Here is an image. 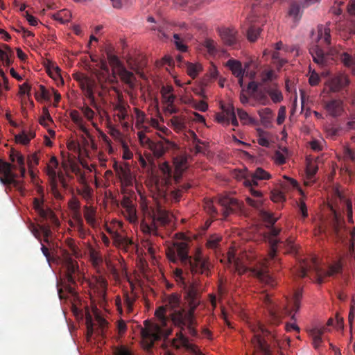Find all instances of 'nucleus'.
<instances>
[{"label":"nucleus","instance_id":"nucleus-19","mask_svg":"<svg viewBox=\"0 0 355 355\" xmlns=\"http://www.w3.org/2000/svg\"><path fill=\"white\" fill-rule=\"evenodd\" d=\"M174 275H175V277L176 281L178 282H179V284H181V286H182V288L184 290V292H185V299H186L187 301V291L190 288V287H191V286L193 287V288L196 291V298L197 299H200V291H199V288H198V284H197L196 281H194L193 282L187 283L184 281V277L182 276V269L177 268L175 270V271Z\"/></svg>","mask_w":355,"mask_h":355},{"label":"nucleus","instance_id":"nucleus-16","mask_svg":"<svg viewBox=\"0 0 355 355\" xmlns=\"http://www.w3.org/2000/svg\"><path fill=\"white\" fill-rule=\"evenodd\" d=\"M324 108L330 116H340L344 112L343 101L340 99H331L325 103Z\"/></svg>","mask_w":355,"mask_h":355},{"label":"nucleus","instance_id":"nucleus-57","mask_svg":"<svg viewBox=\"0 0 355 355\" xmlns=\"http://www.w3.org/2000/svg\"><path fill=\"white\" fill-rule=\"evenodd\" d=\"M82 81L79 83L82 90L89 89L94 87V82L88 76H85L81 79Z\"/></svg>","mask_w":355,"mask_h":355},{"label":"nucleus","instance_id":"nucleus-50","mask_svg":"<svg viewBox=\"0 0 355 355\" xmlns=\"http://www.w3.org/2000/svg\"><path fill=\"white\" fill-rule=\"evenodd\" d=\"M123 214L125 217L131 223H135L137 220V217L136 214V209L134 207L128 208L123 211Z\"/></svg>","mask_w":355,"mask_h":355},{"label":"nucleus","instance_id":"nucleus-9","mask_svg":"<svg viewBox=\"0 0 355 355\" xmlns=\"http://www.w3.org/2000/svg\"><path fill=\"white\" fill-rule=\"evenodd\" d=\"M157 158L162 157L169 148H175L176 144L167 139L163 138L158 141H152L147 146Z\"/></svg>","mask_w":355,"mask_h":355},{"label":"nucleus","instance_id":"nucleus-62","mask_svg":"<svg viewBox=\"0 0 355 355\" xmlns=\"http://www.w3.org/2000/svg\"><path fill=\"white\" fill-rule=\"evenodd\" d=\"M275 78V74L272 71H268L261 74V84L263 85L268 81Z\"/></svg>","mask_w":355,"mask_h":355},{"label":"nucleus","instance_id":"nucleus-35","mask_svg":"<svg viewBox=\"0 0 355 355\" xmlns=\"http://www.w3.org/2000/svg\"><path fill=\"white\" fill-rule=\"evenodd\" d=\"M107 57L110 64L112 67L113 76L115 78V74L117 70H119L121 67H123L124 65L116 55L112 54L110 52L107 53Z\"/></svg>","mask_w":355,"mask_h":355},{"label":"nucleus","instance_id":"nucleus-36","mask_svg":"<svg viewBox=\"0 0 355 355\" xmlns=\"http://www.w3.org/2000/svg\"><path fill=\"white\" fill-rule=\"evenodd\" d=\"M266 92L270 96L273 103H279L283 100V96L280 90H279L276 85L273 87H265Z\"/></svg>","mask_w":355,"mask_h":355},{"label":"nucleus","instance_id":"nucleus-29","mask_svg":"<svg viewBox=\"0 0 355 355\" xmlns=\"http://www.w3.org/2000/svg\"><path fill=\"white\" fill-rule=\"evenodd\" d=\"M33 207L35 210L42 217V218H53V214L51 210L49 208H44L43 202L37 198L34 199Z\"/></svg>","mask_w":355,"mask_h":355},{"label":"nucleus","instance_id":"nucleus-31","mask_svg":"<svg viewBox=\"0 0 355 355\" xmlns=\"http://www.w3.org/2000/svg\"><path fill=\"white\" fill-rule=\"evenodd\" d=\"M227 66L236 76H243L245 70L242 68L241 62L236 60H229L227 62Z\"/></svg>","mask_w":355,"mask_h":355},{"label":"nucleus","instance_id":"nucleus-27","mask_svg":"<svg viewBox=\"0 0 355 355\" xmlns=\"http://www.w3.org/2000/svg\"><path fill=\"white\" fill-rule=\"evenodd\" d=\"M174 88L171 85L163 86L160 90L162 103L165 105L175 103L176 96L173 94Z\"/></svg>","mask_w":355,"mask_h":355},{"label":"nucleus","instance_id":"nucleus-12","mask_svg":"<svg viewBox=\"0 0 355 355\" xmlns=\"http://www.w3.org/2000/svg\"><path fill=\"white\" fill-rule=\"evenodd\" d=\"M251 328L254 332V338L252 339L254 346L262 352V355H271L268 345H266L263 339L258 334L259 331H264L263 327L260 323H257L251 326Z\"/></svg>","mask_w":355,"mask_h":355},{"label":"nucleus","instance_id":"nucleus-21","mask_svg":"<svg viewBox=\"0 0 355 355\" xmlns=\"http://www.w3.org/2000/svg\"><path fill=\"white\" fill-rule=\"evenodd\" d=\"M107 231L111 234L114 245L118 248L125 249L131 244L130 239L119 233L118 230H113L110 227H107Z\"/></svg>","mask_w":355,"mask_h":355},{"label":"nucleus","instance_id":"nucleus-64","mask_svg":"<svg viewBox=\"0 0 355 355\" xmlns=\"http://www.w3.org/2000/svg\"><path fill=\"white\" fill-rule=\"evenodd\" d=\"M93 89L94 87H92L89 89H84L83 91L84 92L85 96L90 101L91 105L94 107H96V104L94 96Z\"/></svg>","mask_w":355,"mask_h":355},{"label":"nucleus","instance_id":"nucleus-6","mask_svg":"<svg viewBox=\"0 0 355 355\" xmlns=\"http://www.w3.org/2000/svg\"><path fill=\"white\" fill-rule=\"evenodd\" d=\"M13 166L8 162L0 159V182L6 186H11L22 191L21 182L17 180V175L12 171Z\"/></svg>","mask_w":355,"mask_h":355},{"label":"nucleus","instance_id":"nucleus-45","mask_svg":"<svg viewBox=\"0 0 355 355\" xmlns=\"http://www.w3.org/2000/svg\"><path fill=\"white\" fill-rule=\"evenodd\" d=\"M69 207L70 209L73 211L74 217L76 218H79L80 217V203L79 200L76 198H73L69 202Z\"/></svg>","mask_w":355,"mask_h":355},{"label":"nucleus","instance_id":"nucleus-14","mask_svg":"<svg viewBox=\"0 0 355 355\" xmlns=\"http://www.w3.org/2000/svg\"><path fill=\"white\" fill-rule=\"evenodd\" d=\"M174 180L178 182L182 173L188 168V157L185 155L178 156L173 159Z\"/></svg>","mask_w":355,"mask_h":355},{"label":"nucleus","instance_id":"nucleus-7","mask_svg":"<svg viewBox=\"0 0 355 355\" xmlns=\"http://www.w3.org/2000/svg\"><path fill=\"white\" fill-rule=\"evenodd\" d=\"M93 313L94 319L92 318L90 313L86 315V325L88 336H92L94 334L96 336H103L107 326V322L100 315L96 309L93 310Z\"/></svg>","mask_w":355,"mask_h":355},{"label":"nucleus","instance_id":"nucleus-39","mask_svg":"<svg viewBox=\"0 0 355 355\" xmlns=\"http://www.w3.org/2000/svg\"><path fill=\"white\" fill-rule=\"evenodd\" d=\"M261 123L266 127L269 126L272 120V110L270 108H264L259 111Z\"/></svg>","mask_w":355,"mask_h":355},{"label":"nucleus","instance_id":"nucleus-49","mask_svg":"<svg viewBox=\"0 0 355 355\" xmlns=\"http://www.w3.org/2000/svg\"><path fill=\"white\" fill-rule=\"evenodd\" d=\"M60 69L56 65H52L49 69V75L55 80H60L61 84L64 83V80L60 75Z\"/></svg>","mask_w":355,"mask_h":355},{"label":"nucleus","instance_id":"nucleus-8","mask_svg":"<svg viewBox=\"0 0 355 355\" xmlns=\"http://www.w3.org/2000/svg\"><path fill=\"white\" fill-rule=\"evenodd\" d=\"M350 84V80L347 74L343 72H338L329 78L325 85L329 87V91L337 93L345 89Z\"/></svg>","mask_w":355,"mask_h":355},{"label":"nucleus","instance_id":"nucleus-15","mask_svg":"<svg viewBox=\"0 0 355 355\" xmlns=\"http://www.w3.org/2000/svg\"><path fill=\"white\" fill-rule=\"evenodd\" d=\"M270 178V175L263 170L262 168H257L254 173H252L249 178L244 180L243 184L245 186H257L259 180H268Z\"/></svg>","mask_w":355,"mask_h":355},{"label":"nucleus","instance_id":"nucleus-26","mask_svg":"<svg viewBox=\"0 0 355 355\" xmlns=\"http://www.w3.org/2000/svg\"><path fill=\"white\" fill-rule=\"evenodd\" d=\"M317 32L318 35L316 37V42L323 40L327 45H329L331 44V30L329 24H327L325 25H318L317 27Z\"/></svg>","mask_w":355,"mask_h":355},{"label":"nucleus","instance_id":"nucleus-5","mask_svg":"<svg viewBox=\"0 0 355 355\" xmlns=\"http://www.w3.org/2000/svg\"><path fill=\"white\" fill-rule=\"evenodd\" d=\"M259 212L263 220L268 223L267 226L269 228L268 232L265 236V239L270 244V251L269 256L272 259L275 255L277 244L280 243L279 239H277V236L279 234L281 229L273 227L277 218L274 217L271 213L264 209H260Z\"/></svg>","mask_w":355,"mask_h":355},{"label":"nucleus","instance_id":"nucleus-34","mask_svg":"<svg viewBox=\"0 0 355 355\" xmlns=\"http://www.w3.org/2000/svg\"><path fill=\"white\" fill-rule=\"evenodd\" d=\"M84 216L88 224L94 227L96 224V209L92 207H84Z\"/></svg>","mask_w":355,"mask_h":355},{"label":"nucleus","instance_id":"nucleus-58","mask_svg":"<svg viewBox=\"0 0 355 355\" xmlns=\"http://www.w3.org/2000/svg\"><path fill=\"white\" fill-rule=\"evenodd\" d=\"M174 38V42L175 44V46L178 50H179L181 52H185L187 50V46L185 45L183 42L180 40L179 35L174 34L173 35Z\"/></svg>","mask_w":355,"mask_h":355},{"label":"nucleus","instance_id":"nucleus-60","mask_svg":"<svg viewBox=\"0 0 355 355\" xmlns=\"http://www.w3.org/2000/svg\"><path fill=\"white\" fill-rule=\"evenodd\" d=\"M78 193L86 200H89L92 197V189L87 185L78 189Z\"/></svg>","mask_w":355,"mask_h":355},{"label":"nucleus","instance_id":"nucleus-59","mask_svg":"<svg viewBox=\"0 0 355 355\" xmlns=\"http://www.w3.org/2000/svg\"><path fill=\"white\" fill-rule=\"evenodd\" d=\"M341 61L347 67H354V58L347 53H343L341 55Z\"/></svg>","mask_w":355,"mask_h":355},{"label":"nucleus","instance_id":"nucleus-52","mask_svg":"<svg viewBox=\"0 0 355 355\" xmlns=\"http://www.w3.org/2000/svg\"><path fill=\"white\" fill-rule=\"evenodd\" d=\"M261 29L254 26H251L248 31V38L251 42H254L259 35Z\"/></svg>","mask_w":355,"mask_h":355},{"label":"nucleus","instance_id":"nucleus-53","mask_svg":"<svg viewBox=\"0 0 355 355\" xmlns=\"http://www.w3.org/2000/svg\"><path fill=\"white\" fill-rule=\"evenodd\" d=\"M80 110L84 116L89 121H92L94 117L95 112L87 105L80 107Z\"/></svg>","mask_w":355,"mask_h":355},{"label":"nucleus","instance_id":"nucleus-37","mask_svg":"<svg viewBox=\"0 0 355 355\" xmlns=\"http://www.w3.org/2000/svg\"><path fill=\"white\" fill-rule=\"evenodd\" d=\"M153 221H157L162 225H166L170 221V215L168 213L162 209H159L153 216Z\"/></svg>","mask_w":355,"mask_h":355},{"label":"nucleus","instance_id":"nucleus-3","mask_svg":"<svg viewBox=\"0 0 355 355\" xmlns=\"http://www.w3.org/2000/svg\"><path fill=\"white\" fill-rule=\"evenodd\" d=\"M187 303L189 307L187 315H182L180 313L177 312L173 316V324L180 329L178 333H183V331L187 327L189 334L192 336H196L197 332L193 328V313L196 307L200 304V300L196 298V291L193 287H190L187 291ZM184 335V334H182Z\"/></svg>","mask_w":355,"mask_h":355},{"label":"nucleus","instance_id":"nucleus-28","mask_svg":"<svg viewBox=\"0 0 355 355\" xmlns=\"http://www.w3.org/2000/svg\"><path fill=\"white\" fill-rule=\"evenodd\" d=\"M246 187H248L250 189V191L251 194L257 198V200H253L250 197L246 198V202L248 205L250 206L259 209L263 205V200L261 198L262 197V193L260 191L255 190L253 187L254 186H245Z\"/></svg>","mask_w":355,"mask_h":355},{"label":"nucleus","instance_id":"nucleus-46","mask_svg":"<svg viewBox=\"0 0 355 355\" xmlns=\"http://www.w3.org/2000/svg\"><path fill=\"white\" fill-rule=\"evenodd\" d=\"M204 46L207 49L208 53L210 55H215L218 52L217 43L209 38H207L205 40L203 43Z\"/></svg>","mask_w":355,"mask_h":355},{"label":"nucleus","instance_id":"nucleus-32","mask_svg":"<svg viewBox=\"0 0 355 355\" xmlns=\"http://www.w3.org/2000/svg\"><path fill=\"white\" fill-rule=\"evenodd\" d=\"M302 7L297 2H293L291 3L290 8L288 10V15L293 19L295 21H298L302 16Z\"/></svg>","mask_w":355,"mask_h":355},{"label":"nucleus","instance_id":"nucleus-17","mask_svg":"<svg viewBox=\"0 0 355 355\" xmlns=\"http://www.w3.org/2000/svg\"><path fill=\"white\" fill-rule=\"evenodd\" d=\"M63 265L67 269V279L69 284L75 282L73 276L78 270L76 263L72 259L69 254H66L63 259Z\"/></svg>","mask_w":355,"mask_h":355},{"label":"nucleus","instance_id":"nucleus-25","mask_svg":"<svg viewBox=\"0 0 355 355\" xmlns=\"http://www.w3.org/2000/svg\"><path fill=\"white\" fill-rule=\"evenodd\" d=\"M227 259L230 264H232L235 270L239 273L243 274L248 270V268L244 265L239 258L236 257L234 250H230L227 253Z\"/></svg>","mask_w":355,"mask_h":355},{"label":"nucleus","instance_id":"nucleus-41","mask_svg":"<svg viewBox=\"0 0 355 355\" xmlns=\"http://www.w3.org/2000/svg\"><path fill=\"white\" fill-rule=\"evenodd\" d=\"M171 123L174 130L177 132H180L185 128V120L182 116H174L171 119Z\"/></svg>","mask_w":355,"mask_h":355},{"label":"nucleus","instance_id":"nucleus-38","mask_svg":"<svg viewBox=\"0 0 355 355\" xmlns=\"http://www.w3.org/2000/svg\"><path fill=\"white\" fill-rule=\"evenodd\" d=\"M12 53V49L8 45L4 44L2 48L0 47V60L6 65H10L11 64L10 56Z\"/></svg>","mask_w":355,"mask_h":355},{"label":"nucleus","instance_id":"nucleus-54","mask_svg":"<svg viewBox=\"0 0 355 355\" xmlns=\"http://www.w3.org/2000/svg\"><path fill=\"white\" fill-rule=\"evenodd\" d=\"M89 257L94 266H98L102 261V259L99 254L93 249L89 251Z\"/></svg>","mask_w":355,"mask_h":355},{"label":"nucleus","instance_id":"nucleus-40","mask_svg":"<svg viewBox=\"0 0 355 355\" xmlns=\"http://www.w3.org/2000/svg\"><path fill=\"white\" fill-rule=\"evenodd\" d=\"M343 226V224L340 218V216L335 210H333L332 227L336 236H340V228H341Z\"/></svg>","mask_w":355,"mask_h":355},{"label":"nucleus","instance_id":"nucleus-4","mask_svg":"<svg viewBox=\"0 0 355 355\" xmlns=\"http://www.w3.org/2000/svg\"><path fill=\"white\" fill-rule=\"evenodd\" d=\"M341 270V263L340 262H336L329 267L327 271H322L319 266V261L317 257H312L309 261H303L302 263H301L299 276L304 277L306 275L308 272H314L317 275L316 282L318 284H321L323 282V277L333 276L340 272Z\"/></svg>","mask_w":355,"mask_h":355},{"label":"nucleus","instance_id":"nucleus-20","mask_svg":"<svg viewBox=\"0 0 355 355\" xmlns=\"http://www.w3.org/2000/svg\"><path fill=\"white\" fill-rule=\"evenodd\" d=\"M219 34L223 42L228 46L237 42V32L233 28H222L219 29Z\"/></svg>","mask_w":355,"mask_h":355},{"label":"nucleus","instance_id":"nucleus-61","mask_svg":"<svg viewBox=\"0 0 355 355\" xmlns=\"http://www.w3.org/2000/svg\"><path fill=\"white\" fill-rule=\"evenodd\" d=\"M216 120L218 123L222 124L224 126H227L230 124V119L227 118L223 112L218 113L216 115Z\"/></svg>","mask_w":355,"mask_h":355},{"label":"nucleus","instance_id":"nucleus-22","mask_svg":"<svg viewBox=\"0 0 355 355\" xmlns=\"http://www.w3.org/2000/svg\"><path fill=\"white\" fill-rule=\"evenodd\" d=\"M116 174L121 180L123 186L128 187L132 184L134 178L128 164H123V168H119V172Z\"/></svg>","mask_w":355,"mask_h":355},{"label":"nucleus","instance_id":"nucleus-23","mask_svg":"<svg viewBox=\"0 0 355 355\" xmlns=\"http://www.w3.org/2000/svg\"><path fill=\"white\" fill-rule=\"evenodd\" d=\"M117 73L121 80L128 85L130 88H134L135 86L136 77L134 73L128 70L123 66L121 67L119 70H117L116 72Z\"/></svg>","mask_w":355,"mask_h":355},{"label":"nucleus","instance_id":"nucleus-55","mask_svg":"<svg viewBox=\"0 0 355 355\" xmlns=\"http://www.w3.org/2000/svg\"><path fill=\"white\" fill-rule=\"evenodd\" d=\"M302 296V291H296L293 297V309L295 312L298 311L300 306V300Z\"/></svg>","mask_w":355,"mask_h":355},{"label":"nucleus","instance_id":"nucleus-24","mask_svg":"<svg viewBox=\"0 0 355 355\" xmlns=\"http://www.w3.org/2000/svg\"><path fill=\"white\" fill-rule=\"evenodd\" d=\"M58 165V162L56 158L55 157H52L47 166V174L51 180H55L58 178L61 183L64 185L62 174L57 172L56 171Z\"/></svg>","mask_w":355,"mask_h":355},{"label":"nucleus","instance_id":"nucleus-10","mask_svg":"<svg viewBox=\"0 0 355 355\" xmlns=\"http://www.w3.org/2000/svg\"><path fill=\"white\" fill-rule=\"evenodd\" d=\"M266 264V263L265 261H262L259 263V266H257V268H254L249 270V272L253 276L257 277L261 282H263L266 285L274 286L275 285V280L268 274V271L267 270Z\"/></svg>","mask_w":355,"mask_h":355},{"label":"nucleus","instance_id":"nucleus-30","mask_svg":"<svg viewBox=\"0 0 355 355\" xmlns=\"http://www.w3.org/2000/svg\"><path fill=\"white\" fill-rule=\"evenodd\" d=\"M70 117L73 122L78 127V128L86 135H89V130L85 127L83 119L76 110H73L70 113Z\"/></svg>","mask_w":355,"mask_h":355},{"label":"nucleus","instance_id":"nucleus-48","mask_svg":"<svg viewBox=\"0 0 355 355\" xmlns=\"http://www.w3.org/2000/svg\"><path fill=\"white\" fill-rule=\"evenodd\" d=\"M10 158L12 162H17L19 166L24 165V157L18 151L12 150L10 153Z\"/></svg>","mask_w":355,"mask_h":355},{"label":"nucleus","instance_id":"nucleus-43","mask_svg":"<svg viewBox=\"0 0 355 355\" xmlns=\"http://www.w3.org/2000/svg\"><path fill=\"white\" fill-rule=\"evenodd\" d=\"M187 73L189 76L194 78H196L198 73L202 70V65L199 63H187Z\"/></svg>","mask_w":355,"mask_h":355},{"label":"nucleus","instance_id":"nucleus-1","mask_svg":"<svg viewBox=\"0 0 355 355\" xmlns=\"http://www.w3.org/2000/svg\"><path fill=\"white\" fill-rule=\"evenodd\" d=\"M167 310H171L169 316L173 322V316L177 312L182 315H187V312L180 306V297L176 293L170 295L166 300L165 306H160L155 311V316L158 320L157 323L145 321V328L142 329L141 334L144 338L149 340L147 347H150L155 340L162 337L167 338L172 332L171 328L166 327L167 318L166 313Z\"/></svg>","mask_w":355,"mask_h":355},{"label":"nucleus","instance_id":"nucleus-33","mask_svg":"<svg viewBox=\"0 0 355 355\" xmlns=\"http://www.w3.org/2000/svg\"><path fill=\"white\" fill-rule=\"evenodd\" d=\"M323 334V331L320 329L318 327L313 328L309 331V335L313 340V347L317 349L320 346V344L322 341V335Z\"/></svg>","mask_w":355,"mask_h":355},{"label":"nucleus","instance_id":"nucleus-18","mask_svg":"<svg viewBox=\"0 0 355 355\" xmlns=\"http://www.w3.org/2000/svg\"><path fill=\"white\" fill-rule=\"evenodd\" d=\"M218 202L223 207V213L225 217L228 216L236 208L239 207L237 200L227 196L219 198Z\"/></svg>","mask_w":355,"mask_h":355},{"label":"nucleus","instance_id":"nucleus-13","mask_svg":"<svg viewBox=\"0 0 355 355\" xmlns=\"http://www.w3.org/2000/svg\"><path fill=\"white\" fill-rule=\"evenodd\" d=\"M309 53L314 62L320 67H324L331 63L328 55L324 53V51L318 45L311 47L309 49Z\"/></svg>","mask_w":355,"mask_h":355},{"label":"nucleus","instance_id":"nucleus-56","mask_svg":"<svg viewBox=\"0 0 355 355\" xmlns=\"http://www.w3.org/2000/svg\"><path fill=\"white\" fill-rule=\"evenodd\" d=\"M266 89H264V91H257L254 94V98L257 100L259 102H260L262 105H266L268 102L267 96L266 95Z\"/></svg>","mask_w":355,"mask_h":355},{"label":"nucleus","instance_id":"nucleus-51","mask_svg":"<svg viewBox=\"0 0 355 355\" xmlns=\"http://www.w3.org/2000/svg\"><path fill=\"white\" fill-rule=\"evenodd\" d=\"M141 229L144 234H157V227L155 223L150 225L145 222H142L141 224Z\"/></svg>","mask_w":355,"mask_h":355},{"label":"nucleus","instance_id":"nucleus-42","mask_svg":"<svg viewBox=\"0 0 355 355\" xmlns=\"http://www.w3.org/2000/svg\"><path fill=\"white\" fill-rule=\"evenodd\" d=\"M237 114L243 125L248 124H255L256 120L252 117L250 116V115L243 110L238 109Z\"/></svg>","mask_w":355,"mask_h":355},{"label":"nucleus","instance_id":"nucleus-44","mask_svg":"<svg viewBox=\"0 0 355 355\" xmlns=\"http://www.w3.org/2000/svg\"><path fill=\"white\" fill-rule=\"evenodd\" d=\"M55 19L64 24L68 22L71 18V13L68 10H62L53 15Z\"/></svg>","mask_w":355,"mask_h":355},{"label":"nucleus","instance_id":"nucleus-11","mask_svg":"<svg viewBox=\"0 0 355 355\" xmlns=\"http://www.w3.org/2000/svg\"><path fill=\"white\" fill-rule=\"evenodd\" d=\"M171 343L175 348H180V346L184 347L193 355H205L197 346L190 343L188 338L183 335L182 332L177 333L176 338L171 340Z\"/></svg>","mask_w":355,"mask_h":355},{"label":"nucleus","instance_id":"nucleus-63","mask_svg":"<svg viewBox=\"0 0 355 355\" xmlns=\"http://www.w3.org/2000/svg\"><path fill=\"white\" fill-rule=\"evenodd\" d=\"M204 207L206 211L211 215L214 216L217 213L216 209L214 206L213 201L211 200L205 201Z\"/></svg>","mask_w":355,"mask_h":355},{"label":"nucleus","instance_id":"nucleus-2","mask_svg":"<svg viewBox=\"0 0 355 355\" xmlns=\"http://www.w3.org/2000/svg\"><path fill=\"white\" fill-rule=\"evenodd\" d=\"M177 255L183 266L192 273L206 274L209 270L210 263L207 257L200 250H196L193 257L188 254L187 244L184 242L175 243L174 245Z\"/></svg>","mask_w":355,"mask_h":355},{"label":"nucleus","instance_id":"nucleus-47","mask_svg":"<svg viewBox=\"0 0 355 355\" xmlns=\"http://www.w3.org/2000/svg\"><path fill=\"white\" fill-rule=\"evenodd\" d=\"M35 134L31 132L29 135L26 134L25 132H21L20 134L15 135V141L17 143L21 144H27L29 143L31 138L34 137Z\"/></svg>","mask_w":355,"mask_h":355}]
</instances>
